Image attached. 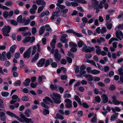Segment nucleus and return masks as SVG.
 Here are the masks:
<instances>
[{"label": "nucleus", "mask_w": 123, "mask_h": 123, "mask_svg": "<svg viewBox=\"0 0 123 123\" xmlns=\"http://www.w3.org/2000/svg\"><path fill=\"white\" fill-rule=\"evenodd\" d=\"M11 29V27L9 25H4L1 29L3 36L5 37L9 36L8 33L10 32Z\"/></svg>", "instance_id": "f257e3e1"}, {"label": "nucleus", "mask_w": 123, "mask_h": 123, "mask_svg": "<svg viewBox=\"0 0 123 123\" xmlns=\"http://www.w3.org/2000/svg\"><path fill=\"white\" fill-rule=\"evenodd\" d=\"M53 96L55 98H52L55 103L56 104L60 103L61 102V101L60 100L61 97L60 96V94L57 93H53Z\"/></svg>", "instance_id": "f03ea898"}, {"label": "nucleus", "mask_w": 123, "mask_h": 123, "mask_svg": "<svg viewBox=\"0 0 123 123\" xmlns=\"http://www.w3.org/2000/svg\"><path fill=\"white\" fill-rule=\"evenodd\" d=\"M35 40V37L34 36L31 37H27L25 38L22 41V43H25L30 41L31 43H33Z\"/></svg>", "instance_id": "7ed1b4c3"}, {"label": "nucleus", "mask_w": 123, "mask_h": 123, "mask_svg": "<svg viewBox=\"0 0 123 123\" xmlns=\"http://www.w3.org/2000/svg\"><path fill=\"white\" fill-rule=\"evenodd\" d=\"M87 46L85 45L84 47L82 48V51L85 52L86 53L87 52L91 53L94 50V48L93 47H89L87 48Z\"/></svg>", "instance_id": "20e7f679"}, {"label": "nucleus", "mask_w": 123, "mask_h": 123, "mask_svg": "<svg viewBox=\"0 0 123 123\" xmlns=\"http://www.w3.org/2000/svg\"><path fill=\"white\" fill-rule=\"evenodd\" d=\"M54 56L56 62L60 61L61 56L60 54L59 53L58 50L57 49H56L55 50Z\"/></svg>", "instance_id": "39448f33"}, {"label": "nucleus", "mask_w": 123, "mask_h": 123, "mask_svg": "<svg viewBox=\"0 0 123 123\" xmlns=\"http://www.w3.org/2000/svg\"><path fill=\"white\" fill-rule=\"evenodd\" d=\"M31 48H28L27 50L23 54V57L25 58L29 59L31 56Z\"/></svg>", "instance_id": "423d86ee"}, {"label": "nucleus", "mask_w": 123, "mask_h": 123, "mask_svg": "<svg viewBox=\"0 0 123 123\" xmlns=\"http://www.w3.org/2000/svg\"><path fill=\"white\" fill-rule=\"evenodd\" d=\"M65 102L66 103L65 105L66 108H70L72 107V101L70 99L67 98L65 100Z\"/></svg>", "instance_id": "0eeeda50"}, {"label": "nucleus", "mask_w": 123, "mask_h": 123, "mask_svg": "<svg viewBox=\"0 0 123 123\" xmlns=\"http://www.w3.org/2000/svg\"><path fill=\"white\" fill-rule=\"evenodd\" d=\"M67 37V35L66 34H64L62 35L60 39V41L63 43H67L68 41V39L66 38Z\"/></svg>", "instance_id": "6e6552de"}, {"label": "nucleus", "mask_w": 123, "mask_h": 123, "mask_svg": "<svg viewBox=\"0 0 123 123\" xmlns=\"http://www.w3.org/2000/svg\"><path fill=\"white\" fill-rule=\"evenodd\" d=\"M45 60L44 58H42L39 60L37 63V66L40 68L43 67L45 64Z\"/></svg>", "instance_id": "1a4fd4ad"}, {"label": "nucleus", "mask_w": 123, "mask_h": 123, "mask_svg": "<svg viewBox=\"0 0 123 123\" xmlns=\"http://www.w3.org/2000/svg\"><path fill=\"white\" fill-rule=\"evenodd\" d=\"M6 114L11 117H13L16 118L18 120L21 119V118L17 116L15 114L11 112L10 111H7L6 112Z\"/></svg>", "instance_id": "9d476101"}, {"label": "nucleus", "mask_w": 123, "mask_h": 123, "mask_svg": "<svg viewBox=\"0 0 123 123\" xmlns=\"http://www.w3.org/2000/svg\"><path fill=\"white\" fill-rule=\"evenodd\" d=\"M53 39L50 43V45L51 47L53 46V45L55 47L56 40H57L56 36L55 35H54L53 36Z\"/></svg>", "instance_id": "9b49d317"}, {"label": "nucleus", "mask_w": 123, "mask_h": 123, "mask_svg": "<svg viewBox=\"0 0 123 123\" xmlns=\"http://www.w3.org/2000/svg\"><path fill=\"white\" fill-rule=\"evenodd\" d=\"M103 4H102L100 3L99 4H98L97 6L94 7L95 8H94V9L96 10L95 11V13H98L99 12L100 9H102L103 8Z\"/></svg>", "instance_id": "f8f14e48"}, {"label": "nucleus", "mask_w": 123, "mask_h": 123, "mask_svg": "<svg viewBox=\"0 0 123 123\" xmlns=\"http://www.w3.org/2000/svg\"><path fill=\"white\" fill-rule=\"evenodd\" d=\"M39 55V53L38 52H37L31 60V62L33 63L36 62L38 59Z\"/></svg>", "instance_id": "ddd939ff"}, {"label": "nucleus", "mask_w": 123, "mask_h": 123, "mask_svg": "<svg viewBox=\"0 0 123 123\" xmlns=\"http://www.w3.org/2000/svg\"><path fill=\"white\" fill-rule=\"evenodd\" d=\"M18 98V96L14 94L13 95L12 97V100L10 101V104H14L17 102V99Z\"/></svg>", "instance_id": "4468645a"}, {"label": "nucleus", "mask_w": 123, "mask_h": 123, "mask_svg": "<svg viewBox=\"0 0 123 123\" xmlns=\"http://www.w3.org/2000/svg\"><path fill=\"white\" fill-rule=\"evenodd\" d=\"M36 2L38 5H42V6H45L46 3L43 0H36Z\"/></svg>", "instance_id": "2eb2a0df"}, {"label": "nucleus", "mask_w": 123, "mask_h": 123, "mask_svg": "<svg viewBox=\"0 0 123 123\" xmlns=\"http://www.w3.org/2000/svg\"><path fill=\"white\" fill-rule=\"evenodd\" d=\"M25 20V18H24L22 19V16L21 15H19L17 18V20L18 23H23Z\"/></svg>", "instance_id": "dca6fc26"}, {"label": "nucleus", "mask_w": 123, "mask_h": 123, "mask_svg": "<svg viewBox=\"0 0 123 123\" xmlns=\"http://www.w3.org/2000/svg\"><path fill=\"white\" fill-rule=\"evenodd\" d=\"M43 101L45 103L47 104H49L48 101L50 102H52L51 99L49 97H45V98H44L43 99Z\"/></svg>", "instance_id": "f3484780"}, {"label": "nucleus", "mask_w": 123, "mask_h": 123, "mask_svg": "<svg viewBox=\"0 0 123 123\" xmlns=\"http://www.w3.org/2000/svg\"><path fill=\"white\" fill-rule=\"evenodd\" d=\"M53 61L52 59L51 58H49L47 60L45 61L44 66L45 67H48L50 63H51Z\"/></svg>", "instance_id": "a211bd4d"}, {"label": "nucleus", "mask_w": 123, "mask_h": 123, "mask_svg": "<svg viewBox=\"0 0 123 123\" xmlns=\"http://www.w3.org/2000/svg\"><path fill=\"white\" fill-rule=\"evenodd\" d=\"M83 76L86 78H88V80L90 81H92L93 80V77L90 74H86L83 75Z\"/></svg>", "instance_id": "6ab92c4d"}, {"label": "nucleus", "mask_w": 123, "mask_h": 123, "mask_svg": "<svg viewBox=\"0 0 123 123\" xmlns=\"http://www.w3.org/2000/svg\"><path fill=\"white\" fill-rule=\"evenodd\" d=\"M17 48V46L15 45H14L12 46L10 49V52L11 54H13L15 52V50Z\"/></svg>", "instance_id": "aec40b11"}, {"label": "nucleus", "mask_w": 123, "mask_h": 123, "mask_svg": "<svg viewBox=\"0 0 123 123\" xmlns=\"http://www.w3.org/2000/svg\"><path fill=\"white\" fill-rule=\"evenodd\" d=\"M30 82V79L29 78H27L26 79L25 81L23 82V84L25 86H28Z\"/></svg>", "instance_id": "412c9836"}, {"label": "nucleus", "mask_w": 123, "mask_h": 123, "mask_svg": "<svg viewBox=\"0 0 123 123\" xmlns=\"http://www.w3.org/2000/svg\"><path fill=\"white\" fill-rule=\"evenodd\" d=\"M119 114V113H116L115 114H113L111 117V121L114 120L117 117Z\"/></svg>", "instance_id": "4be33fe9"}, {"label": "nucleus", "mask_w": 123, "mask_h": 123, "mask_svg": "<svg viewBox=\"0 0 123 123\" xmlns=\"http://www.w3.org/2000/svg\"><path fill=\"white\" fill-rule=\"evenodd\" d=\"M103 103L105 104L107 103L108 101V99L107 96L105 94H104L102 96Z\"/></svg>", "instance_id": "5701e85b"}, {"label": "nucleus", "mask_w": 123, "mask_h": 123, "mask_svg": "<svg viewBox=\"0 0 123 123\" xmlns=\"http://www.w3.org/2000/svg\"><path fill=\"white\" fill-rule=\"evenodd\" d=\"M45 27L43 26H42L40 29L39 31V34L40 35H42L45 32Z\"/></svg>", "instance_id": "b1692460"}, {"label": "nucleus", "mask_w": 123, "mask_h": 123, "mask_svg": "<svg viewBox=\"0 0 123 123\" xmlns=\"http://www.w3.org/2000/svg\"><path fill=\"white\" fill-rule=\"evenodd\" d=\"M92 7L94 9V6H97L98 5V1L96 0H92Z\"/></svg>", "instance_id": "393cba45"}, {"label": "nucleus", "mask_w": 123, "mask_h": 123, "mask_svg": "<svg viewBox=\"0 0 123 123\" xmlns=\"http://www.w3.org/2000/svg\"><path fill=\"white\" fill-rule=\"evenodd\" d=\"M100 71L96 69L92 70L91 71V73L94 75H96L99 74Z\"/></svg>", "instance_id": "a878e982"}, {"label": "nucleus", "mask_w": 123, "mask_h": 123, "mask_svg": "<svg viewBox=\"0 0 123 123\" xmlns=\"http://www.w3.org/2000/svg\"><path fill=\"white\" fill-rule=\"evenodd\" d=\"M31 110L30 109H26L25 111V116L28 117H29L30 115L29 113H31Z\"/></svg>", "instance_id": "bb28decb"}, {"label": "nucleus", "mask_w": 123, "mask_h": 123, "mask_svg": "<svg viewBox=\"0 0 123 123\" xmlns=\"http://www.w3.org/2000/svg\"><path fill=\"white\" fill-rule=\"evenodd\" d=\"M59 16V15L57 14V13H56L55 12H53L52 14V16L51 17V20H54V19L55 17H58Z\"/></svg>", "instance_id": "cd10ccee"}, {"label": "nucleus", "mask_w": 123, "mask_h": 123, "mask_svg": "<svg viewBox=\"0 0 123 123\" xmlns=\"http://www.w3.org/2000/svg\"><path fill=\"white\" fill-rule=\"evenodd\" d=\"M21 81L20 80H18L14 83L13 85L15 86H19L21 85Z\"/></svg>", "instance_id": "c85d7f7f"}, {"label": "nucleus", "mask_w": 123, "mask_h": 123, "mask_svg": "<svg viewBox=\"0 0 123 123\" xmlns=\"http://www.w3.org/2000/svg\"><path fill=\"white\" fill-rule=\"evenodd\" d=\"M80 67L74 64V65L73 68L75 70V73L76 74L78 73L79 72Z\"/></svg>", "instance_id": "c756f323"}, {"label": "nucleus", "mask_w": 123, "mask_h": 123, "mask_svg": "<svg viewBox=\"0 0 123 123\" xmlns=\"http://www.w3.org/2000/svg\"><path fill=\"white\" fill-rule=\"evenodd\" d=\"M96 41L97 43H100L102 42H104L105 40L104 38L101 37L99 39H98Z\"/></svg>", "instance_id": "7c9ffc66"}, {"label": "nucleus", "mask_w": 123, "mask_h": 123, "mask_svg": "<svg viewBox=\"0 0 123 123\" xmlns=\"http://www.w3.org/2000/svg\"><path fill=\"white\" fill-rule=\"evenodd\" d=\"M112 102L115 105H118L121 103L122 105V102H123L122 101H120L117 100H112Z\"/></svg>", "instance_id": "2f4dec72"}, {"label": "nucleus", "mask_w": 123, "mask_h": 123, "mask_svg": "<svg viewBox=\"0 0 123 123\" xmlns=\"http://www.w3.org/2000/svg\"><path fill=\"white\" fill-rule=\"evenodd\" d=\"M46 30L48 31L51 32L52 31V29L50 27V26L48 24H46L45 26Z\"/></svg>", "instance_id": "473e14b6"}, {"label": "nucleus", "mask_w": 123, "mask_h": 123, "mask_svg": "<svg viewBox=\"0 0 123 123\" xmlns=\"http://www.w3.org/2000/svg\"><path fill=\"white\" fill-rule=\"evenodd\" d=\"M1 95L3 97H7L9 95L8 92H2L1 93Z\"/></svg>", "instance_id": "72a5a7b5"}, {"label": "nucleus", "mask_w": 123, "mask_h": 123, "mask_svg": "<svg viewBox=\"0 0 123 123\" xmlns=\"http://www.w3.org/2000/svg\"><path fill=\"white\" fill-rule=\"evenodd\" d=\"M28 29L29 28L27 27H22L19 28L18 31H22Z\"/></svg>", "instance_id": "f704fd0d"}, {"label": "nucleus", "mask_w": 123, "mask_h": 123, "mask_svg": "<svg viewBox=\"0 0 123 123\" xmlns=\"http://www.w3.org/2000/svg\"><path fill=\"white\" fill-rule=\"evenodd\" d=\"M77 44L79 48L81 47L83 45L85 44L81 40H80L78 42Z\"/></svg>", "instance_id": "c9c22d12"}, {"label": "nucleus", "mask_w": 123, "mask_h": 123, "mask_svg": "<svg viewBox=\"0 0 123 123\" xmlns=\"http://www.w3.org/2000/svg\"><path fill=\"white\" fill-rule=\"evenodd\" d=\"M123 68H121L118 69V71L119 75L121 76L120 77H123Z\"/></svg>", "instance_id": "e433bc0d"}, {"label": "nucleus", "mask_w": 123, "mask_h": 123, "mask_svg": "<svg viewBox=\"0 0 123 123\" xmlns=\"http://www.w3.org/2000/svg\"><path fill=\"white\" fill-rule=\"evenodd\" d=\"M116 88L114 84H111L110 86L109 89L111 91H113L115 90Z\"/></svg>", "instance_id": "4c0bfd02"}, {"label": "nucleus", "mask_w": 123, "mask_h": 123, "mask_svg": "<svg viewBox=\"0 0 123 123\" xmlns=\"http://www.w3.org/2000/svg\"><path fill=\"white\" fill-rule=\"evenodd\" d=\"M123 34L122 32L120 30H118L116 31V36H121Z\"/></svg>", "instance_id": "58836bf2"}, {"label": "nucleus", "mask_w": 123, "mask_h": 123, "mask_svg": "<svg viewBox=\"0 0 123 123\" xmlns=\"http://www.w3.org/2000/svg\"><path fill=\"white\" fill-rule=\"evenodd\" d=\"M33 82H32L30 84V86L32 88H35L38 85V82H36L34 83Z\"/></svg>", "instance_id": "ea45409f"}, {"label": "nucleus", "mask_w": 123, "mask_h": 123, "mask_svg": "<svg viewBox=\"0 0 123 123\" xmlns=\"http://www.w3.org/2000/svg\"><path fill=\"white\" fill-rule=\"evenodd\" d=\"M10 23L11 25L15 26H17L18 25L17 22L14 19L11 20L10 21Z\"/></svg>", "instance_id": "a19ab883"}, {"label": "nucleus", "mask_w": 123, "mask_h": 123, "mask_svg": "<svg viewBox=\"0 0 123 123\" xmlns=\"http://www.w3.org/2000/svg\"><path fill=\"white\" fill-rule=\"evenodd\" d=\"M69 45L70 47H76V46H77V44L76 43H74L72 41L70 42L69 43Z\"/></svg>", "instance_id": "79ce46f5"}, {"label": "nucleus", "mask_w": 123, "mask_h": 123, "mask_svg": "<svg viewBox=\"0 0 123 123\" xmlns=\"http://www.w3.org/2000/svg\"><path fill=\"white\" fill-rule=\"evenodd\" d=\"M56 116L57 118L61 120H62L64 118L62 115H61L59 113H57L56 114Z\"/></svg>", "instance_id": "37998d69"}, {"label": "nucleus", "mask_w": 123, "mask_h": 123, "mask_svg": "<svg viewBox=\"0 0 123 123\" xmlns=\"http://www.w3.org/2000/svg\"><path fill=\"white\" fill-rule=\"evenodd\" d=\"M77 46H76L75 47H71V48L70 49V50L72 52H75L77 50V49L76 47Z\"/></svg>", "instance_id": "c03bdc74"}, {"label": "nucleus", "mask_w": 123, "mask_h": 123, "mask_svg": "<svg viewBox=\"0 0 123 123\" xmlns=\"http://www.w3.org/2000/svg\"><path fill=\"white\" fill-rule=\"evenodd\" d=\"M45 6H39L37 10V12L38 13H39L40 12H41L43 9L44 7Z\"/></svg>", "instance_id": "a18cd8bd"}, {"label": "nucleus", "mask_w": 123, "mask_h": 123, "mask_svg": "<svg viewBox=\"0 0 123 123\" xmlns=\"http://www.w3.org/2000/svg\"><path fill=\"white\" fill-rule=\"evenodd\" d=\"M75 1L83 4H86V1L85 0H76Z\"/></svg>", "instance_id": "49530a36"}, {"label": "nucleus", "mask_w": 123, "mask_h": 123, "mask_svg": "<svg viewBox=\"0 0 123 123\" xmlns=\"http://www.w3.org/2000/svg\"><path fill=\"white\" fill-rule=\"evenodd\" d=\"M28 98L26 96H23L21 98V100L24 101H26L28 100Z\"/></svg>", "instance_id": "de8ad7c7"}, {"label": "nucleus", "mask_w": 123, "mask_h": 123, "mask_svg": "<svg viewBox=\"0 0 123 123\" xmlns=\"http://www.w3.org/2000/svg\"><path fill=\"white\" fill-rule=\"evenodd\" d=\"M8 12L7 11H4L3 13V15L5 18H7L8 17Z\"/></svg>", "instance_id": "09e8293b"}, {"label": "nucleus", "mask_w": 123, "mask_h": 123, "mask_svg": "<svg viewBox=\"0 0 123 123\" xmlns=\"http://www.w3.org/2000/svg\"><path fill=\"white\" fill-rule=\"evenodd\" d=\"M43 113L44 115H46L49 114V111L48 110L44 109L43 111Z\"/></svg>", "instance_id": "8fccbe9b"}, {"label": "nucleus", "mask_w": 123, "mask_h": 123, "mask_svg": "<svg viewBox=\"0 0 123 123\" xmlns=\"http://www.w3.org/2000/svg\"><path fill=\"white\" fill-rule=\"evenodd\" d=\"M11 53L9 51L7 52L6 53V58L10 60L11 59Z\"/></svg>", "instance_id": "3c124183"}, {"label": "nucleus", "mask_w": 123, "mask_h": 123, "mask_svg": "<svg viewBox=\"0 0 123 123\" xmlns=\"http://www.w3.org/2000/svg\"><path fill=\"white\" fill-rule=\"evenodd\" d=\"M20 55V54L19 52H16L15 54L14 57L16 59H18L19 58Z\"/></svg>", "instance_id": "603ef678"}, {"label": "nucleus", "mask_w": 123, "mask_h": 123, "mask_svg": "<svg viewBox=\"0 0 123 123\" xmlns=\"http://www.w3.org/2000/svg\"><path fill=\"white\" fill-rule=\"evenodd\" d=\"M85 56L86 58L90 59L92 57V55L91 53H88L86 54Z\"/></svg>", "instance_id": "864d4df0"}, {"label": "nucleus", "mask_w": 123, "mask_h": 123, "mask_svg": "<svg viewBox=\"0 0 123 123\" xmlns=\"http://www.w3.org/2000/svg\"><path fill=\"white\" fill-rule=\"evenodd\" d=\"M24 37H26L28 35L30 36L31 35V33L30 32H27L25 33H22Z\"/></svg>", "instance_id": "5fc2aeb1"}, {"label": "nucleus", "mask_w": 123, "mask_h": 123, "mask_svg": "<svg viewBox=\"0 0 123 123\" xmlns=\"http://www.w3.org/2000/svg\"><path fill=\"white\" fill-rule=\"evenodd\" d=\"M58 89L61 94L64 91V88L62 86H59Z\"/></svg>", "instance_id": "6e6d98bb"}, {"label": "nucleus", "mask_w": 123, "mask_h": 123, "mask_svg": "<svg viewBox=\"0 0 123 123\" xmlns=\"http://www.w3.org/2000/svg\"><path fill=\"white\" fill-rule=\"evenodd\" d=\"M106 27H103L101 30V33L102 34H103L106 32Z\"/></svg>", "instance_id": "4d7b16f0"}, {"label": "nucleus", "mask_w": 123, "mask_h": 123, "mask_svg": "<svg viewBox=\"0 0 123 123\" xmlns=\"http://www.w3.org/2000/svg\"><path fill=\"white\" fill-rule=\"evenodd\" d=\"M61 78L62 80H67L68 78V77L66 75H62L61 76Z\"/></svg>", "instance_id": "13d9d810"}, {"label": "nucleus", "mask_w": 123, "mask_h": 123, "mask_svg": "<svg viewBox=\"0 0 123 123\" xmlns=\"http://www.w3.org/2000/svg\"><path fill=\"white\" fill-rule=\"evenodd\" d=\"M96 54L98 55H100L101 54V50L100 48L97 49L96 50Z\"/></svg>", "instance_id": "bf43d9fd"}, {"label": "nucleus", "mask_w": 123, "mask_h": 123, "mask_svg": "<svg viewBox=\"0 0 123 123\" xmlns=\"http://www.w3.org/2000/svg\"><path fill=\"white\" fill-rule=\"evenodd\" d=\"M61 63L62 64L65 65L67 63V61L65 59H62L61 60Z\"/></svg>", "instance_id": "052dcab7"}, {"label": "nucleus", "mask_w": 123, "mask_h": 123, "mask_svg": "<svg viewBox=\"0 0 123 123\" xmlns=\"http://www.w3.org/2000/svg\"><path fill=\"white\" fill-rule=\"evenodd\" d=\"M51 63V65L52 67L55 68L57 67V64L56 62H52Z\"/></svg>", "instance_id": "680f3d73"}, {"label": "nucleus", "mask_w": 123, "mask_h": 123, "mask_svg": "<svg viewBox=\"0 0 123 123\" xmlns=\"http://www.w3.org/2000/svg\"><path fill=\"white\" fill-rule=\"evenodd\" d=\"M68 9L65 8L64 9L61 10V12L63 14H65L67 13L68 12Z\"/></svg>", "instance_id": "e2e57ef3"}, {"label": "nucleus", "mask_w": 123, "mask_h": 123, "mask_svg": "<svg viewBox=\"0 0 123 123\" xmlns=\"http://www.w3.org/2000/svg\"><path fill=\"white\" fill-rule=\"evenodd\" d=\"M71 97V95L69 93H67L64 95V98H70Z\"/></svg>", "instance_id": "0e129e2a"}, {"label": "nucleus", "mask_w": 123, "mask_h": 123, "mask_svg": "<svg viewBox=\"0 0 123 123\" xmlns=\"http://www.w3.org/2000/svg\"><path fill=\"white\" fill-rule=\"evenodd\" d=\"M66 32L69 33H73L74 34L75 32L72 29H69L67 30Z\"/></svg>", "instance_id": "69168bd1"}, {"label": "nucleus", "mask_w": 123, "mask_h": 123, "mask_svg": "<svg viewBox=\"0 0 123 123\" xmlns=\"http://www.w3.org/2000/svg\"><path fill=\"white\" fill-rule=\"evenodd\" d=\"M83 106L85 108H88L89 106L88 104L86 102H83L82 103Z\"/></svg>", "instance_id": "338daca9"}, {"label": "nucleus", "mask_w": 123, "mask_h": 123, "mask_svg": "<svg viewBox=\"0 0 123 123\" xmlns=\"http://www.w3.org/2000/svg\"><path fill=\"white\" fill-rule=\"evenodd\" d=\"M31 118H29L26 117L24 120L26 123H29L31 121Z\"/></svg>", "instance_id": "774afa93"}]
</instances>
